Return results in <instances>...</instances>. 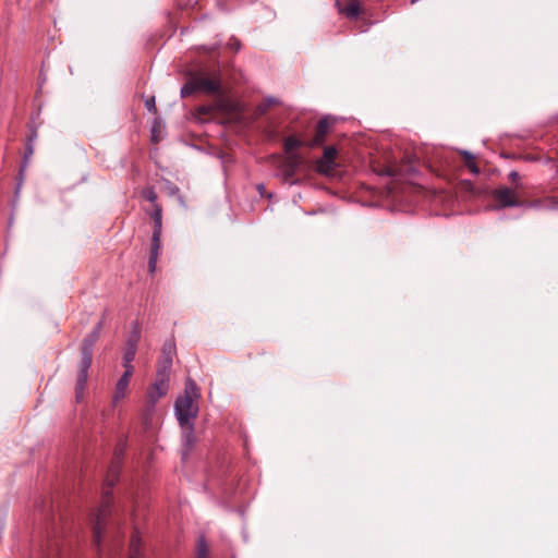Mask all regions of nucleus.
Here are the masks:
<instances>
[{
	"mask_svg": "<svg viewBox=\"0 0 558 558\" xmlns=\"http://www.w3.org/2000/svg\"><path fill=\"white\" fill-rule=\"evenodd\" d=\"M194 93H204L222 98L225 92L221 86L220 71L218 69L199 68L192 72L187 82L181 88V96L184 98Z\"/></svg>",
	"mask_w": 558,
	"mask_h": 558,
	"instance_id": "1",
	"label": "nucleus"
},
{
	"mask_svg": "<svg viewBox=\"0 0 558 558\" xmlns=\"http://www.w3.org/2000/svg\"><path fill=\"white\" fill-rule=\"evenodd\" d=\"M101 328H102V323L99 322L96 325V327L93 329V331L83 340V343H82V348H81L82 359H81V363H80V369H78L76 387H75L77 401H80L83 398V392H84L85 385L87 383V377H88V369L92 364L93 347L99 338Z\"/></svg>",
	"mask_w": 558,
	"mask_h": 558,
	"instance_id": "2",
	"label": "nucleus"
},
{
	"mask_svg": "<svg viewBox=\"0 0 558 558\" xmlns=\"http://www.w3.org/2000/svg\"><path fill=\"white\" fill-rule=\"evenodd\" d=\"M118 480V466L114 470L110 471V474L107 476L105 484L106 488L104 490L102 496V505L100 509L93 515V541L95 545L99 548L102 539V535L106 529V519L110 513L111 506V494L110 488L113 487L116 481Z\"/></svg>",
	"mask_w": 558,
	"mask_h": 558,
	"instance_id": "3",
	"label": "nucleus"
},
{
	"mask_svg": "<svg viewBox=\"0 0 558 558\" xmlns=\"http://www.w3.org/2000/svg\"><path fill=\"white\" fill-rule=\"evenodd\" d=\"M493 198L499 208L506 207H542L557 208L558 201L554 197H547L543 201L526 202L521 201L515 191L508 186H500L493 192Z\"/></svg>",
	"mask_w": 558,
	"mask_h": 558,
	"instance_id": "4",
	"label": "nucleus"
},
{
	"mask_svg": "<svg viewBox=\"0 0 558 558\" xmlns=\"http://www.w3.org/2000/svg\"><path fill=\"white\" fill-rule=\"evenodd\" d=\"M154 221V231L151 236V251L148 260V268L150 272H154L156 269V264L160 250V238H161V227H162V209L158 204H155L154 211L150 215Z\"/></svg>",
	"mask_w": 558,
	"mask_h": 558,
	"instance_id": "5",
	"label": "nucleus"
},
{
	"mask_svg": "<svg viewBox=\"0 0 558 558\" xmlns=\"http://www.w3.org/2000/svg\"><path fill=\"white\" fill-rule=\"evenodd\" d=\"M169 390V375L156 373L155 381L149 386L146 393V405L154 409L158 400L167 395Z\"/></svg>",
	"mask_w": 558,
	"mask_h": 558,
	"instance_id": "6",
	"label": "nucleus"
},
{
	"mask_svg": "<svg viewBox=\"0 0 558 558\" xmlns=\"http://www.w3.org/2000/svg\"><path fill=\"white\" fill-rule=\"evenodd\" d=\"M175 414L181 427H185L191 420L196 417L198 409L194 404L192 396H181L177 399L175 404Z\"/></svg>",
	"mask_w": 558,
	"mask_h": 558,
	"instance_id": "7",
	"label": "nucleus"
},
{
	"mask_svg": "<svg viewBox=\"0 0 558 558\" xmlns=\"http://www.w3.org/2000/svg\"><path fill=\"white\" fill-rule=\"evenodd\" d=\"M302 162L303 158L300 154L287 155L282 162V174L286 182L292 183V179Z\"/></svg>",
	"mask_w": 558,
	"mask_h": 558,
	"instance_id": "8",
	"label": "nucleus"
},
{
	"mask_svg": "<svg viewBox=\"0 0 558 558\" xmlns=\"http://www.w3.org/2000/svg\"><path fill=\"white\" fill-rule=\"evenodd\" d=\"M337 150L332 146L325 147L323 156L317 160L316 168L320 173H329L336 167Z\"/></svg>",
	"mask_w": 558,
	"mask_h": 558,
	"instance_id": "9",
	"label": "nucleus"
},
{
	"mask_svg": "<svg viewBox=\"0 0 558 558\" xmlns=\"http://www.w3.org/2000/svg\"><path fill=\"white\" fill-rule=\"evenodd\" d=\"M175 352V347L172 341L165 342L161 351V357L158 362L157 372L168 374L172 366V359Z\"/></svg>",
	"mask_w": 558,
	"mask_h": 558,
	"instance_id": "10",
	"label": "nucleus"
},
{
	"mask_svg": "<svg viewBox=\"0 0 558 558\" xmlns=\"http://www.w3.org/2000/svg\"><path fill=\"white\" fill-rule=\"evenodd\" d=\"M339 11L348 19H356L361 12L359 0H337Z\"/></svg>",
	"mask_w": 558,
	"mask_h": 558,
	"instance_id": "11",
	"label": "nucleus"
},
{
	"mask_svg": "<svg viewBox=\"0 0 558 558\" xmlns=\"http://www.w3.org/2000/svg\"><path fill=\"white\" fill-rule=\"evenodd\" d=\"M330 122L328 119H320L316 125L315 135L308 141V147H316L323 144L327 133L329 132Z\"/></svg>",
	"mask_w": 558,
	"mask_h": 558,
	"instance_id": "12",
	"label": "nucleus"
},
{
	"mask_svg": "<svg viewBox=\"0 0 558 558\" xmlns=\"http://www.w3.org/2000/svg\"><path fill=\"white\" fill-rule=\"evenodd\" d=\"M131 378L122 375L116 385L113 401L117 403L125 398Z\"/></svg>",
	"mask_w": 558,
	"mask_h": 558,
	"instance_id": "13",
	"label": "nucleus"
},
{
	"mask_svg": "<svg viewBox=\"0 0 558 558\" xmlns=\"http://www.w3.org/2000/svg\"><path fill=\"white\" fill-rule=\"evenodd\" d=\"M307 142H304L295 136H288L286 140H284V143H283V148H284V151L287 155H290V154H298L295 151L296 148L301 147V146H304L306 145L307 146Z\"/></svg>",
	"mask_w": 558,
	"mask_h": 558,
	"instance_id": "14",
	"label": "nucleus"
},
{
	"mask_svg": "<svg viewBox=\"0 0 558 558\" xmlns=\"http://www.w3.org/2000/svg\"><path fill=\"white\" fill-rule=\"evenodd\" d=\"M461 155H462V158H463V161H464V166L469 169V171L472 174H478L480 173V169H478L477 165L474 161V156L471 153L466 151V150L461 151Z\"/></svg>",
	"mask_w": 558,
	"mask_h": 558,
	"instance_id": "15",
	"label": "nucleus"
},
{
	"mask_svg": "<svg viewBox=\"0 0 558 558\" xmlns=\"http://www.w3.org/2000/svg\"><path fill=\"white\" fill-rule=\"evenodd\" d=\"M137 348L133 347V344H126L123 353V362L132 363L135 359Z\"/></svg>",
	"mask_w": 558,
	"mask_h": 558,
	"instance_id": "16",
	"label": "nucleus"
},
{
	"mask_svg": "<svg viewBox=\"0 0 558 558\" xmlns=\"http://www.w3.org/2000/svg\"><path fill=\"white\" fill-rule=\"evenodd\" d=\"M140 338H141V329L137 325H135L128 341H126V344H133V347L137 348Z\"/></svg>",
	"mask_w": 558,
	"mask_h": 558,
	"instance_id": "17",
	"label": "nucleus"
},
{
	"mask_svg": "<svg viewBox=\"0 0 558 558\" xmlns=\"http://www.w3.org/2000/svg\"><path fill=\"white\" fill-rule=\"evenodd\" d=\"M182 428H183V438H184L185 444L187 446L192 445V442L194 441L193 424L189 423L187 425H185V427H182Z\"/></svg>",
	"mask_w": 558,
	"mask_h": 558,
	"instance_id": "18",
	"label": "nucleus"
},
{
	"mask_svg": "<svg viewBox=\"0 0 558 558\" xmlns=\"http://www.w3.org/2000/svg\"><path fill=\"white\" fill-rule=\"evenodd\" d=\"M140 555V539L133 536L131 539V556L130 558H137Z\"/></svg>",
	"mask_w": 558,
	"mask_h": 558,
	"instance_id": "19",
	"label": "nucleus"
},
{
	"mask_svg": "<svg viewBox=\"0 0 558 558\" xmlns=\"http://www.w3.org/2000/svg\"><path fill=\"white\" fill-rule=\"evenodd\" d=\"M277 104V100L275 98H267L264 102L258 105L257 109L258 111L264 114L266 111L274 105Z\"/></svg>",
	"mask_w": 558,
	"mask_h": 558,
	"instance_id": "20",
	"label": "nucleus"
},
{
	"mask_svg": "<svg viewBox=\"0 0 558 558\" xmlns=\"http://www.w3.org/2000/svg\"><path fill=\"white\" fill-rule=\"evenodd\" d=\"M196 392H197V386L196 384L189 379L186 381V385H185V392H184V396H196Z\"/></svg>",
	"mask_w": 558,
	"mask_h": 558,
	"instance_id": "21",
	"label": "nucleus"
},
{
	"mask_svg": "<svg viewBox=\"0 0 558 558\" xmlns=\"http://www.w3.org/2000/svg\"><path fill=\"white\" fill-rule=\"evenodd\" d=\"M143 196L150 203H153L154 205L156 204V201H157V194L156 192L151 189V187H148L146 189L144 192H143Z\"/></svg>",
	"mask_w": 558,
	"mask_h": 558,
	"instance_id": "22",
	"label": "nucleus"
},
{
	"mask_svg": "<svg viewBox=\"0 0 558 558\" xmlns=\"http://www.w3.org/2000/svg\"><path fill=\"white\" fill-rule=\"evenodd\" d=\"M123 366L125 367L123 375L131 378L134 372L133 365L131 363L123 362Z\"/></svg>",
	"mask_w": 558,
	"mask_h": 558,
	"instance_id": "23",
	"label": "nucleus"
},
{
	"mask_svg": "<svg viewBox=\"0 0 558 558\" xmlns=\"http://www.w3.org/2000/svg\"><path fill=\"white\" fill-rule=\"evenodd\" d=\"M145 106H146V108H147L149 111L155 112V111H156L155 97H149V98L146 100Z\"/></svg>",
	"mask_w": 558,
	"mask_h": 558,
	"instance_id": "24",
	"label": "nucleus"
},
{
	"mask_svg": "<svg viewBox=\"0 0 558 558\" xmlns=\"http://www.w3.org/2000/svg\"><path fill=\"white\" fill-rule=\"evenodd\" d=\"M228 45L234 51H238L240 49V47H241V44H240L239 39L233 38V37L230 39Z\"/></svg>",
	"mask_w": 558,
	"mask_h": 558,
	"instance_id": "25",
	"label": "nucleus"
},
{
	"mask_svg": "<svg viewBox=\"0 0 558 558\" xmlns=\"http://www.w3.org/2000/svg\"><path fill=\"white\" fill-rule=\"evenodd\" d=\"M520 178V174L517 171H511L509 173V180L513 183H515Z\"/></svg>",
	"mask_w": 558,
	"mask_h": 558,
	"instance_id": "26",
	"label": "nucleus"
},
{
	"mask_svg": "<svg viewBox=\"0 0 558 558\" xmlns=\"http://www.w3.org/2000/svg\"><path fill=\"white\" fill-rule=\"evenodd\" d=\"M205 556H206V548H205V545L202 544L199 547L198 558H205Z\"/></svg>",
	"mask_w": 558,
	"mask_h": 558,
	"instance_id": "27",
	"label": "nucleus"
},
{
	"mask_svg": "<svg viewBox=\"0 0 558 558\" xmlns=\"http://www.w3.org/2000/svg\"><path fill=\"white\" fill-rule=\"evenodd\" d=\"M199 112L203 113V114H209L211 112V108L210 107H201L199 108Z\"/></svg>",
	"mask_w": 558,
	"mask_h": 558,
	"instance_id": "28",
	"label": "nucleus"
},
{
	"mask_svg": "<svg viewBox=\"0 0 558 558\" xmlns=\"http://www.w3.org/2000/svg\"><path fill=\"white\" fill-rule=\"evenodd\" d=\"M27 154H28V155H26V156H25V158H27L29 155H32V154H33V149H32V147H29V148H28Z\"/></svg>",
	"mask_w": 558,
	"mask_h": 558,
	"instance_id": "29",
	"label": "nucleus"
}]
</instances>
